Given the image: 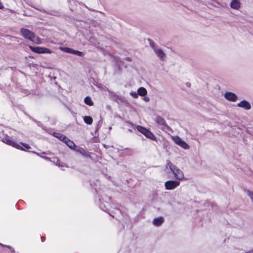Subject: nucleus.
Instances as JSON below:
<instances>
[{
    "label": "nucleus",
    "mask_w": 253,
    "mask_h": 253,
    "mask_svg": "<svg viewBox=\"0 0 253 253\" xmlns=\"http://www.w3.org/2000/svg\"><path fill=\"white\" fill-rule=\"evenodd\" d=\"M20 32L22 36L27 40L37 44L42 43V40L39 37L36 36L35 33L29 29L22 28L20 30Z\"/></svg>",
    "instance_id": "1"
},
{
    "label": "nucleus",
    "mask_w": 253,
    "mask_h": 253,
    "mask_svg": "<svg viewBox=\"0 0 253 253\" xmlns=\"http://www.w3.org/2000/svg\"><path fill=\"white\" fill-rule=\"evenodd\" d=\"M136 128L138 131L144 135L147 138L156 142L158 141L157 138L155 135L146 127L141 126H137Z\"/></svg>",
    "instance_id": "2"
},
{
    "label": "nucleus",
    "mask_w": 253,
    "mask_h": 253,
    "mask_svg": "<svg viewBox=\"0 0 253 253\" xmlns=\"http://www.w3.org/2000/svg\"><path fill=\"white\" fill-rule=\"evenodd\" d=\"M29 48L34 52L39 54L47 53L50 54L51 51L48 48L40 46H33L31 45L29 46Z\"/></svg>",
    "instance_id": "3"
},
{
    "label": "nucleus",
    "mask_w": 253,
    "mask_h": 253,
    "mask_svg": "<svg viewBox=\"0 0 253 253\" xmlns=\"http://www.w3.org/2000/svg\"><path fill=\"white\" fill-rule=\"evenodd\" d=\"M172 140L175 144L185 150L189 149L188 144L183 141L179 136H175L172 137Z\"/></svg>",
    "instance_id": "4"
},
{
    "label": "nucleus",
    "mask_w": 253,
    "mask_h": 253,
    "mask_svg": "<svg viewBox=\"0 0 253 253\" xmlns=\"http://www.w3.org/2000/svg\"><path fill=\"white\" fill-rule=\"evenodd\" d=\"M180 185V182L176 180H168L165 183V188L167 190H172Z\"/></svg>",
    "instance_id": "5"
},
{
    "label": "nucleus",
    "mask_w": 253,
    "mask_h": 253,
    "mask_svg": "<svg viewBox=\"0 0 253 253\" xmlns=\"http://www.w3.org/2000/svg\"><path fill=\"white\" fill-rule=\"evenodd\" d=\"M171 171L173 173L175 178L179 180H182L184 179V175L183 171L178 169L176 166Z\"/></svg>",
    "instance_id": "6"
},
{
    "label": "nucleus",
    "mask_w": 253,
    "mask_h": 253,
    "mask_svg": "<svg viewBox=\"0 0 253 253\" xmlns=\"http://www.w3.org/2000/svg\"><path fill=\"white\" fill-rule=\"evenodd\" d=\"M2 141L6 144L20 150H23V148L16 142L11 140L8 136L3 138Z\"/></svg>",
    "instance_id": "7"
},
{
    "label": "nucleus",
    "mask_w": 253,
    "mask_h": 253,
    "mask_svg": "<svg viewBox=\"0 0 253 253\" xmlns=\"http://www.w3.org/2000/svg\"><path fill=\"white\" fill-rule=\"evenodd\" d=\"M156 123L160 126L161 128L163 130L169 129V126L167 125L166 121L164 118L161 116H158L156 118Z\"/></svg>",
    "instance_id": "8"
},
{
    "label": "nucleus",
    "mask_w": 253,
    "mask_h": 253,
    "mask_svg": "<svg viewBox=\"0 0 253 253\" xmlns=\"http://www.w3.org/2000/svg\"><path fill=\"white\" fill-rule=\"evenodd\" d=\"M224 96L227 100L233 102L236 101L238 99L237 96L235 93L231 92H226Z\"/></svg>",
    "instance_id": "9"
},
{
    "label": "nucleus",
    "mask_w": 253,
    "mask_h": 253,
    "mask_svg": "<svg viewBox=\"0 0 253 253\" xmlns=\"http://www.w3.org/2000/svg\"><path fill=\"white\" fill-rule=\"evenodd\" d=\"M237 106L241 108H243L246 110H250L251 108V105L250 103L246 100H243L238 103Z\"/></svg>",
    "instance_id": "10"
},
{
    "label": "nucleus",
    "mask_w": 253,
    "mask_h": 253,
    "mask_svg": "<svg viewBox=\"0 0 253 253\" xmlns=\"http://www.w3.org/2000/svg\"><path fill=\"white\" fill-rule=\"evenodd\" d=\"M230 6L232 8L239 9L241 7V2L239 0H233L230 3Z\"/></svg>",
    "instance_id": "11"
},
{
    "label": "nucleus",
    "mask_w": 253,
    "mask_h": 253,
    "mask_svg": "<svg viewBox=\"0 0 253 253\" xmlns=\"http://www.w3.org/2000/svg\"><path fill=\"white\" fill-rule=\"evenodd\" d=\"M164 221V219L163 217H160L158 218H155L153 220V223L156 226H159L161 225Z\"/></svg>",
    "instance_id": "12"
},
{
    "label": "nucleus",
    "mask_w": 253,
    "mask_h": 253,
    "mask_svg": "<svg viewBox=\"0 0 253 253\" xmlns=\"http://www.w3.org/2000/svg\"><path fill=\"white\" fill-rule=\"evenodd\" d=\"M77 151L79 152L82 155L85 157H90V153L88 152H86L84 148L80 147L78 148Z\"/></svg>",
    "instance_id": "13"
},
{
    "label": "nucleus",
    "mask_w": 253,
    "mask_h": 253,
    "mask_svg": "<svg viewBox=\"0 0 253 253\" xmlns=\"http://www.w3.org/2000/svg\"><path fill=\"white\" fill-rule=\"evenodd\" d=\"M64 142L71 149H75L76 146L74 142L70 140L68 137Z\"/></svg>",
    "instance_id": "14"
},
{
    "label": "nucleus",
    "mask_w": 253,
    "mask_h": 253,
    "mask_svg": "<svg viewBox=\"0 0 253 253\" xmlns=\"http://www.w3.org/2000/svg\"><path fill=\"white\" fill-rule=\"evenodd\" d=\"M138 95L141 96H145L147 93V91L145 88L143 87H139L137 90Z\"/></svg>",
    "instance_id": "15"
},
{
    "label": "nucleus",
    "mask_w": 253,
    "mask_h": 253,
    "mask_svg": "<svg viewBox=\"0 0 253 253\" xmlns=\"http://www.w3.org/2000/svg\"><path fill=\"white\" fill-rule=\"evenodd\" d=\"M155 52L156 53L157 56L161 59H163L164 57L165 56V54L161 49H154Z\"/></svg>",
    "instance_id": "16"
},
{
    "label": "nucleus",
    "mask_w": 253,
    "mask_h": 253,
    "mask_svg": "<svg viewBox=\"0 0 253 253\" xmlns=\"http://www.w3.org/2000/svg\"><path fill=\"white\" fill-rule=\"evenodd\" d=\"M54 136L64 142L67 139V137L60 133H55Z\"/></svg>",
    "instance_id": "17"
},
{
    "label": "nucleus",
    "mask_w": 253,
    "mask_h": 253,
    "mask_svg": "<svg viewBox=\"0 0 253 253\" xmlns=\"http://www.w3.org/2000/svg\"><path fill=\"white\" fill-rule=\"evenodd\" d=\"M84 122L87 125H91L93 122V119L90 116H84Z\"/></svg>",
    "instance_id": "18"
},
{
    "label": "nucleus",
    "mask_w": 253,
    "mask_h": 253,
    "mask_svg": "<svg viewBox=\"0 0 253 253\" xmlns=\"http://www.w3.org/2000/svg\"><path fill=\"white\" fill-rule=\"evenodd\" d=\"M84 103L89 106H92L93 105V102L92 101L91 98L89 96H86L85 97L84 99Z\"/></svg>",
    "instance_id": "19"
},
{
    "label": "nucleus",
    "mask_w": 253,
    "mask_h": 253,
    "mask_svg": "<svg viewBox=\"0 0 253 253\" xmlns=\"http://www.w3.org/2000/svg\"><path fill=\"white\" fill-rule=\"evenodd\" d=\"M72 53L81 57L84 56V53L83 52L77 50L73 49Z\"/></svg>",
    "instance_id": "20"
},
{
    "label": "nucleus",
    "mask_w": 253,
    "mask_h": 253,
    "mask_svg": "<svg viewBox=\"0 0 253 253\" xmlns=\"http://www.w3.org/2000/svg\"><path fill=\"white\" fill-rule=\"evenodd\" d=\"M167 165L169 168L171 170H172V169L176 166L175 165L172 164L169 160L167 161Z\"/></svg>",
    "instance_id": "21"
},
{
    "label": "nucleus",
    "mask_w": 253,
    "mask_h": 253,
    "mask_svg": "<svg viewBox=\"0 0 253 253\" xmlns=\"http://www.w3.org/2000/svg\"><path fill=\"white\" fill-rule=\"evenodd\" d=\"M248 195L250 197V198L251 199L252 202H253V192L248 191Z\"/></svg>",
    "instance_id": "22"
},
{
    "label": "nucleus",
    "mask_w": 253,
    "mask_h": 253,
    "mask_svg": "<svg viewBox=\"0 0 253 253\" xmlns=\"http://www.w3.org/2000/svg\"><path fill=\"white\" fill-rule=\"evenodd\" d=\"M130 95L131 96H132L133 98H137L138 97V92L137 93H136V92H130Z\"/></svg>",
    "instance_id": "23"
},
{
    "label": "nucleus",
    "mask_w": 253,
    "mask_h": 253,
    "mask_svg": "<svg viewBox=\"0 0 253 253\" xmlns=\"http://www.w3.org/2000/svg\"><path fill=\"white\" fill-rule=\"evenodd\" d=\"M21 144L24 146L26 149H31V146L27 143H21Z\"/></svg>",
    "instance_id": "24"
},
{
    "label": "nucleus",
    "mask_w": 253,
    "mask_h": 253,
    "mask_svg": "<svg viewBox=\"0 0 253 253\" xmlns=\"http://www.w3.org/2000/svg\"><path fill=\"white\" fill-rule=\"evenodd\" d=\"M73 49L72 48H69V47H66L65 48V51L68 52V53H72V51H73Z\"/></svg>",
    "instance_id": "25"
},
{
    "label": "nucleus",
    "mask_w": 253,
    "mask_h": 253,
    "mask_svg": "<svg viewBox=\"0 0 253 253\" xmlns=\"http://www.w3.org/2000/svg\"><path fill=\"white\" fill-rule=\"evenodd\" d=\"M150 45L153 48L154 50V49H156L155 48L154 43L153 42H150Z\"/></svg>",
    "instance_id": "26"
},
{
    "label": "nucleus",
    "mask_w": 253,
    "mask_h": 253,
    "mask_svg": "<svg viewBox=\"0 0 253 253\" xmlns=\"http://www.w3.org/2000/svg\"><path fill=\"white\" fill-rule=\"evenodd\" d=\"M245 253H253V250H251L250 251H247L245 252Z\"/></svg>",
    "instance_id": "27"
}]
</instances>
